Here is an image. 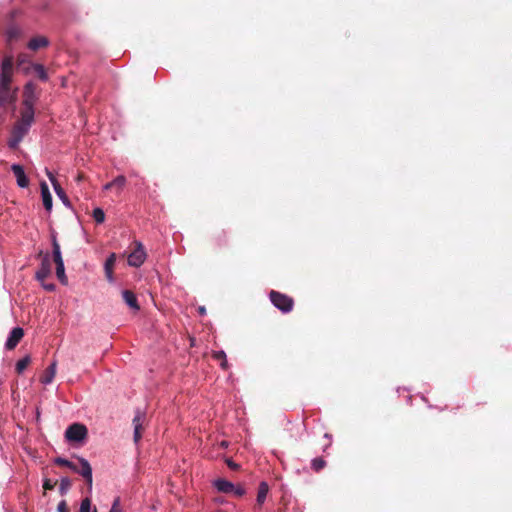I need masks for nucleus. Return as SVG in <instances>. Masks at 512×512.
<instances>
[{
  "label": "nucleus",
  "mask_w": 512,
  "mask_h": 512,
  "mask_svg": "<svg viewBox=\"0 0 512 512\" xmlns=\"http://www.w3.org/2000/svg\"><path fill=\"white\" fill-rule=\"evenodd\" d=\"M13 56H5L1 64L0 73V106L10 103L14 99L11 83L13 76Z\"/></svg>",
  "instance_id": "nucleus-1"
},
{
  "label": "nucleus",
  "mask_w": 512,
  "mask_h": 512,
  "mask_svg": "<svg viewBox=\"0 0 512 512\" xmlns=\"http://www.w3.org/2000/svg\"><path fill=\"white\" fill-rule=\"evenodd\" d=\"M269 298L272 304L283 313H289L292 311L294 306V300L292 297L283 294L281 292L271 290Z\"/></svg>",
  "instance_id": "nucleus-2"
},
{
  "label": "nucleus",
  "mask_w": 512,
  "mask_h": 512,
  "mask_svg": "<svg viewBox=\"0 0 512 512\" xmlns=\"http://www.w3.org/2000/svg\"><path fill=\"white\" fill-rule=\"evenodd\" d=\"M30 125L25 124L21 121H17L13 126L11 137L8 140V146L11 149H16L19 146V143L22 141L24 136L28 133L30 129Z\"/></svg>",
  "instance_id": "nucleus-3"
},
{
  "label": "nucleus",
  "mask_w": 512,
  "mask_h": 512,
  "mask_svg": "<svg viewBox=\"0 0 512 512\" xmlns=\"http://www.w3.org/2000/svg\"><path fill=\"white\" fill-rule=\"evenodd\" d=\"M87 428L83 424L74 423L65 431V437L70 442H81L87 437Z\"/></svg>",
  "instance_id": "nucleus-4"
},
{
  "label": "nucleus",
  "mask_w": 512,
  "mask_h": 512,
  "mask_svg": "<svg viewBox=\"0 0 512 512\" xmlns=\"http://www.w3.org/2000/svg\"><path fill=\"white\" fill-rule=\"evenodd\" d=\"M146 259V253L141 243H136V248L128 255V264L133 267L141 266Z\"/></svg>",
  "instance_id": "nucleus-5"
},
{
  "label": "nucleus",
  "mask_w": 512,
  "mask_h": 512,
  "mask_svg": "<svg viewBox=\"0 0 512 512\" xmlns=\"http://www.w3.org/2000/svg\"><path fill=\"white\" fill-rule=\"evenodd\" d=\"M77 459L79 461L80 466H77V470H74V472L80 474L87 482L89 488H91L92 481H93L91 465L89 464V462L86 459H84L82 457H77Z\"/></svg>",
  "instance_id": "nucleus-6"
},
{
  "label": "nucleus",
  "mask_w": 512,
  "mask_h": 512,
  "mask_svg": "<svg viewBox=\"0 0 512 512\" xmlns=\"http://www.w3.org/2000/svg\"><path fill=\"white\" fill-rule=\"evenodd\" d=\"M145 422V414L141 412L140 410L136 411V414L132 420L133 426H134V442L138 443L140 439L142 438V431H143V424Z\"/></svg>",
  "instance_id": "nucleus-7"
},
{
  "label": "nucleus",
  "mask_w": 512,
  "mask_h": 512,
  "mask_svg": "<svg viewBox=\"0 0 512 512\" xmlns=\"http://www.w3.org/2000/svg\"><path fill=\"white\" fill-rule=\"evenodd\" d=\"M37 86L33 82H28L24 86L22 105H34L37 100Z\"/></svg>",
  "instance_id": "nucleus-8"
},
{
  "label": "nucleus",
  "mask_w": 512,
  "mask_h": 512,
  "mask_svg": "<svg viewBox=\"0 0 512 512\" xmlns=\"http://www.w3.org/2000/svg\"><path fill=\"white\" fill-rule=\"evenodd\" d=\"M46 175L48 176L57 196L61 199L63 204L66 206H70L69 198L66 195L64 189L61 187V185L57 181V179L55 178V176L48 169H46Z\"/></svg>",
  "instance_id": "nucleus-9"
},
{
  "label": "nucleus",
  "mask_w": 512,
  "mask_h": 512,
  "mask_svg": "<svg viewBox=\"0 0 512 512\" xmlns=\"http://www.w3.org/2000/svg\"><path fill=\"white\" fill-rule=\"evenodd\" d=\"M24 336V330L21 327H15L9 334V337L5 343L7 350H13Z\"/></svg>",
  "instance_id": "nucleus-10"
},
{
  "label": "nucleus",
  "mask_w": 512,
  "mask_h": 512,
  "mask_svg": "<svg viewBox=\"0 0 512 512\" xmlns=\"http://www.w3.org/2000/svg\"><path fill=\"white\" fill-rule=\"evenodd\" d=\"M51 274V262L49 255H45L42 259L40 268L36 271L35 278L39 282H43Z\"/></svg>",
  "instance_id": "nucleus-11"
},
{
  "label": "nucleus",
  "mask_w": 512,
  "mask_h": 512,
  "mask_svg": "<svg viewBox=\"0 0 512 512\" xmlns=\"http://www.w3.org/2000/svg\"><path fill=\"white\" fill-rule=\"evenodd\" d=\"M11 170L16 177V181L19 187L26 188L29 185V179L25 174L23 167L19 164H13Z\"/></svg>",
  "instance_id": "nucleus-12"
},
{
  "label": "nucleus",
  "mask_w": 512,
  "mask_h": 512,
  "mask_svg": "<svg viewBox=\"0 0 512 512\" xmlns=\"http://www.w3.org/2000/svg\"><path fill=\"white\" fill-rule=\"evenodd\" d=\"M269 492V486L266 482L262 481L258 486L256 504L254 506V510L260 511L262 505L266 501L267 495Z\"/></svg>",
  "instance_id": "nucleus-13"
},
{
  "label": "nucleus",
  "mask_w": 512,
  "mask_h": 512,
  "mask_svg": "<svg viewBox=\"0 0 512 512\" xmlns=\"http://www.w3.org/2000/svg\"><path fill=\"white\" fill-rule=\"evenodd\" d=\"M40 188L44 208L50 212L52 210V195L50 193L49 187L45 181H42Z\"/></svg>",
  "instance_id": "nucleus-14"
},
{
  "label": "nucleus",
  "mask_w": 512,
  "mask_h": 512,
  "mask_svg": "<svg viewBox=\"0 0 512 512\" xmlns=\"http://www.w3.org/2000/svg\"><path fill=\"white\" fill-rule=\"evenodd\" d=\"M126 184V178L123 175L117 176L111 182H108L104 185L105 190H111L113 188L116 189V193L120 194Z\"/></svg>",
  "instance_id": "nucleus-15"
},
{
  "label": "nucleus",
  "mask_w": 512,
  "mask_h": 512,
  "mask_svg": "<svg viewBox=\"0 0 512 512\" xmlns=\"http://www.w3.org/2000/svg\"><path fill=\"white\" fill-rule=\"evenodd\" d=\"M19 121L32 125L34 121V105H23Z\"/></svg>",
  "instance_id": "nucleus-16"
},
{
  "label": "nucleus",
  "mask_w": 512,
  "mask_h": 512,
  "mask_svg": "<svg viewBox=\"0 0 512 512\" xmlns=\"http://www.w3.org/2000/svg\"><path fill=\"white\" fill-rule=\"evenodd\" d=\"M123 300L133 310L138 311L140 306L138 304L136 295L130 290H124L122 292Z\"/></svg>",
  "instance_id": "nucleus-17"
},
{
  "label": "nucleus",
  "mask_w": 512,
  "mask_h": 512,
  "mask_svg": "<svg viewBox=\"0 0 512 512\" xmlns=\"http://www.w3.org/2000/svg\"><path fill=\"white\" fill-rule=\"evenodd\" d=\"M214 486L219 492L230 494L233 492L235 485L226 479H217L214 482Z\"/></svg>",
  "instance_id": "nucleus-18"
},
{
  "label": "nucleus",
  "mask_w": 512,
  "mask_h": 512,
  "mask_svg": "<svg viewBox=\"0 0 512 512\" xmlns=\"http://www.w3.org/2000/svg\"><path fill=\"white\" fill-rule=\"evenodd\" d=\"M115 262H116V254L115 253L110 254V256L105 261L104 269H105L106 278L108 279L109 282H113V280H114L113 268H114Z\"/></svg>",
  "instance_id": "nucleus-19"
},
{
  "label": "nucleus",
  "mask_w": 512,
  "mask_h": 512,
  "mask_svg": "<svg viewBox=\"0 0 512 512\" xmlns=\"http://www.w3.org/2000/svg\"><path fill=\"white\" fill-rule=\"evenodd\" d=\"M48 44H49V41H48V39L46 37L38 36V37L32 38L28 42V48L33 50V51H36L39 48H44V47L48 46Z\"/></svg>",
  "instance_id": "nucleus-20"
},
{
  "label": "nucleus",
  "mask_w": 512,
  "mask_h": 512,
  "mask_svg": "<svg viewBox=\"0 0 512 512\" xmlns=\"http://www.w3.org/2000/svg\"><path fill=\"white\" fill-rule=\"evenodd\" d=\"M56 374V362H52L51 365L46 368L43 375L40 378L41 383L49 384L53 381Z\"/></svg>",
  "instance_id": "nucleus-21"
},
{
  "label": "nucleus",
  "mask_w": 512,
  "mask_h": 512,
  "mask_svg": "<svg viewBox=\"0 0 512 512\" xmlns=\"http://www.w3.org/2000/svg\"><path fill=\"white\" fill-rule=\"evenodd\" d=\"M54 262L56 264V276H57V278L59 279V281L62 284L66 285L67 282H68V279H67L66 274H65V267H64L63 259L56 260Z\"/></svg>",
  "instance_id": "nucleus-22"
},
{
  "label": "nucleus",
  "mask_w": 512,
  "mask_h": 512,
  "mask_svg": "<svg viewBox=\"0 0 512 512\" xmlns=\"http://www.w3.org/2000/svg\"><path fill=\"white\" fill-rule=\"evenodd\" d=\"M213 243L217 248H222L227 246L228 243V237L226 232L222 231L214 236Z\"/></svg>",
  "instance_id": "nucleus-23"
},
{
  "label": "nucleus",
  "mask_w": 512,
  "mask_h": 512,
  "mask_svg": "<svg viewBox=\"0 0 512 512\" xmlns=\"http://www.w3.org/2000/svg\"><path fill=\"white\" fill-rule=\"evenodd\" d=\"M30 66H31V68H33V70L35 71V73L37 74V76L40 80H42V81L48 80V74L42 64H31Z\"/></svg>",
  "instance_id": "nucleus-24"
},
{
  "label": "nucleus",
  "mask_w": 512,
  "mask_h": 512,
  "mask_svg": "<svg viewBox=\"0 0 512 512\" xmlns=\"http://www.w3.org/2000/svg\"><path fill=\"white\" fill-rule=\"evenodd\" d=\"M213 358L220 362V366L222 369H228V362L226 359V353L224 351H216L213 353Z\"/></svg>",
  "instance_id": "nucleus-25"
},
{
  "label": "nucleus",
  "mask_w": 512,
  "mask_h": 512,
  "mask_svg": "<svg viewBox=\"0 0 512 512\" xmlns=\"http://www.w3.org/2000/svg\"><path fill=\"white\" fill-rule=\"evenodd\" d=\"M52 248H53V261L61 260L62 255H61L60 245H59L55 235H52Z\"/></svg>",
  "instance_id": "nucleus-26"
},
{
  "label": "nucleus",
  "mask_w": 512,
  "mask_h": 512,
  "mask_svg": "<svg viewBox=\"0 0 512 512\" xmlns=\"http://www.w3.org/2000/svg\"><path fill=\"white\" fill-rule=\"evenodd\" d=\"M28 63L29 64V58L27 54L21 53L17 57V66L19 68H22L25 73H29L30 66L24 67V65Z\"/></svg>",
  "instance_id": "nucleus-27"
},
{
  "label": "nucleus",
  "mask_w": 512,
  "mask_h": 512,
  "mask_svg": "<svg viewBox=\"0 0 512 512\" xmlns=\"http://www.w3.org/2000/svg\"><path fill=\"white\" fill-rule=\"evenodd\" d=\"M31 359L29 356H25L16 363V372L22 374L27 366L30 364Z\"/></svg>",
  "instance_id": "nucleus-28"
},
{
  "label": "nucleus",
  "mask_w": 512,
  "mask_h": 512,
  "mask_svg": "<svg viewBox=\"0 0 512 512\" xmlns=\"http://www.w3.org/2000/svg\"><path fill=\"white\" fill-rule=\"evenodd\" d=\"M54 462H55L56 465L68 467L72 471L77 470V465L75 463L65 459V458L57 457L54 460Z\"/></svg>",
  "instance_id": "nucleus-29"
},
{
  "label": "nucleus",
  "mask_w": 512,
  "mask_h": 512,
  "mask_svg": "<svg viewBox=\"0 0 512 512\" xmlns=\"http://www.w3.org/2000/svg\"><path fill=\"white\" fill-rule=\"evenodd\" d=\"M326 466V461L321 458V457H317V458H314L311 462V467L312 469L315 471V472H319L320 470H322L324 467Z\"/></svg>",
  "instance_id": "nucleus-30"
},
{
  "label": "nucleus",
  "mask_w": 512,
  "mask_h": 512,
  "mask_svg": "<svg viewBox=\"0 0 512 512\" xmlns=\"http://www.w3.org/2000/svg\"><path fill=\"white\" fill-rule=\"evenodd\" d=\"M21 34V31L16 26H11L7 30V39L8 41L16 40Z\"/></svg>",
  "instance_id": "nucleus-31"
},
{
  "label": "nucleus",
  "mask_w": 512,
  "mask_h": 512,
  "mask_svg": "<svg viewBox=\"0 0 512 512\" xmlns=\"http://www.w3.org/2000/svg\"><path fill=\"white\" fill-rule=\"evenodd\" d=\"M93 218L97 224H101L105 220V213L101 208H95L93 210Z\"/></svg>",
  "instance_id": "nucleus-32"
},
{
  "label": "nucleus",
  "mask_w": 512,
  "mask_h": 512,
  "mask_svg": "<svg viewBox=\"0 0 512 512\" xmlns=\"http://www.w3.org/2000/svg\"><path fill=\"white\" fill-rule=\"evenodd\" d=\"M70 486H71V481L69 480V478H67V477L62 478L61 482H60V493L65 494L66 491L70 488Z\"/></svg>",
  "instance_id": "nucleus-33"
},
{
  "label": "nucleus",
  "mask_w": 512,
  "mask_h": 512,
  "mask_svg": "<svg viewBox=\"0 0 512 512\" xmlns=\"http://www.w3.org/2000/svg\"><path fill=\"white\" fill-rule=\"evenodd\" d=\"M79 512H91V500L89 498L82 500Z\"/></svg>",
  "instance_id": "nucleus-34"
},
{
  "label": "nucleus",
  "mask_w": 512,
  "mask_h": 512,
  "mask_svg": "<svg viewBox=\"0 0 512 512\" xmlns=\"http://www.w3.org/2000/svg\"><path fill=\"white\" fill-rule=\"evenodd\" d=\"M109 512H124L120 506V498L117 497L112 504V507Z\"/></svg>",
  "instance_id": "nucleus-35"
},
{
  "label": "nucleus",
  "mask_w": 512,
  "mask_h": 512,
  "mask_svg": "<svg viewBox=\"0 0 512 512\" xmlns=\"http://www.w3.org/2000/svg\"><path fill=\"white\" fill-rule=\"evenodd\" d=\"M245 493L246 490L241 485L234 486L232 494H234L235 496L242 497L243 495H245Z\"/></svg>",
  "instance_id": "nucleus-36"
},
{
  "label": "nucleus",
  "mask_w": 512,
  "mask_h": 512,
  "mask_svg": "<svg viewBox=\"0 0 512 512\" xmlns=\"http://www.w3.org/2000/svg\"><path fill=\"white\" fill-rule=\"evenodd\" d=\"M57 511L58 512H70L69 511V508H68V505L66 503L65 500H62L58 503V506H57Z\"/></svg>",
  "instance_id": "nucleus-37"
},
{
  "label": "nucleus",
  "mask_w": 512,
  "mask_h": 512,
  "mask_svg": "<svg viewBox=\"0 0 512 512\" xmlns=\"http://www.w3.org/2000/svg\"><path fill=\"white\" fill-rule=\"evenodd\" d=\"M40 283H41L42 287L45 290L49 291V292L54 291L55 288H56L55 284H53V283H45V280L43 282H40Z\"/></svg>",
  "instance_id": "nucleus-38"
},
{
  "label": "nucleus",
  "mask_w": 512,
  "mask_h": 512,
  "mask_svg": "<svg viewBox=\"0 0 512 512\" xmlns=\"http://www.w3.org/2000/svg\"><path fill=\"white\" fill-rule=\"evenodd\" d=\"M55 483H53L50 479H45L43 483L44 490H52L54 489Z\"/></svg>",
  "instance_id": "nucleus-39"
},
{
  "label": "nucleus",
  "mask_w": 512,
  "mask_h": 512,
  "mask_svg": "<svg viewBox=\"0 0 512 512\" xmlns=\"http://www.w3.org/2000/svg\"><path fill=\"white\" fill-rule=\"evenodd\" d=\"M214 502L217 504H224L226 501L223 497H215Z\"/></svg>",
  "instance_id": "nucleus-40"
},
{
  "label": "nucleus",
  "mask_w": 512,
  "mask_h": 512,
  "mask_svg": "<svg viewBox=\"0 0 512 512\" xmlns=\"http://www.w3.org/2000/svg\"><path fill=\"white\" fill-rule=\"evenodd\" d=\"M227 464H228V466H229L230 468H232V469H236V468L238 467V465H237V464H235V463H234L233 461H231V460H228V461H227Z\"/></svg>",
  "instance_id": "nucleus-41"
},
{
  "label": "nucleus",
  "mask_w": 512,
  "mask_h": 512,
  "mask_svg": "<svg viewBox=\"0 0 512 512\" xmlns=\"http://www.w3.org/2000/svg\"><path fill=\"white\" fill-rule=\"evenodd\" d=\"M198 312L200 315H205L206 314V308L204 306H200L198 307Z\"/></svg>",
  "instance_id": "nucleus-42"
},
{
  "label": "nucleus",
  "mask_w": 512,
  "mask_h": 512,
  "mask_svg": "<svg viewBox=\"0 0 512 512\" xmlns=\"http://www.w3.org/2000/svg\"><path fill=\"white\" fill-rule=\"evenodd\" d=\"M82 179H83V175H82V174H79V175L77 176V181H81Z\"/></svg>",
  "instance_id": "nucleus-43"
},
{
  "label": "nucleus",
  "mask_w": 512,
  "mask_h": 512,
  "mask_svg": "<svg viewBox=\"0 0 512 512\" xmlns=\"http://www.w3.org/2000/svg\"><path fill=\"white\" fill-rule=\"evenodd\" d=\"M93 512H97V509H96V507L94 508Z\"/></svg>",
  "instance_id": "nucleus-44"
}]
</instances>
